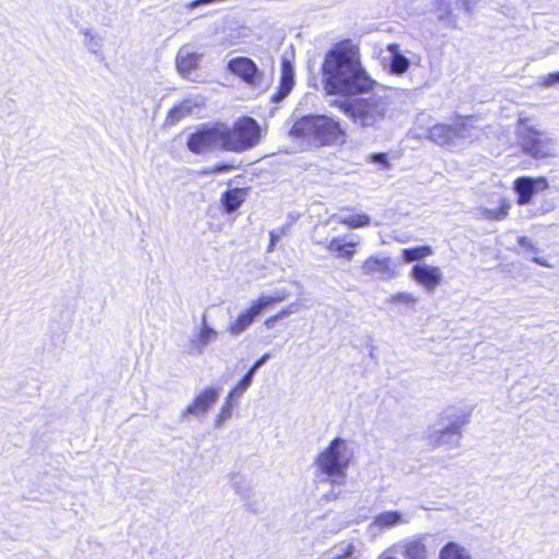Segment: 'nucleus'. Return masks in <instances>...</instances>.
I'll list each match as a JSON object with an SVG mask.
<instances>
[{"label":"nucleus","instance_id":"f257e3e1","mask_svg":"<svg viewBox=\"0 0 559 559\" xmlns=\"http://www.w3.org/2000/svg\"><path fill=\"white\" fill-rule=\"evenodd\" d=\"M323 85L328 94L355 95L367 92L373 81L359 60V49L352 40L335 44L322 64Z\"/></svg>","mask_w":559,"mask_h":559},{"label":"nucleus","instance_id":"f03ea898","mask_svg":"<svg viewBox=\"0 0 559 559\" xmlns=\"http://www.w3.org/2000/svg\"><path fill=\"white\" fill-rule=\"evenodd\" d=\"M316 146L343 145L347 134L338 121L328 116H306L297 120L289 131Z\"/></svg>","mask_w":559,"mask_h":559},{"label":"nucleus","instance_id":"7ed1b4c3","mask_svg":"<svg viewBox=\"0 0 559 559\" xmlns=\"http://www.w3.org/2000/svg\"><path fill=\"white\" fill-rule=\"evenodd\" d=\"M341 110L362 128H378L391 114V99L386 93H372L367 97L340 103Z\"/></svg>","mask_w":559,"mask_h":559},{"label":"nucleus","instance_id":"20e7f679","mask_svg":"<svg viewBox=\"0 0 559 559\" xmlns=\"http://www.w3.org/2000/svg\"><path fill=\"white\" fill-rule=\"evenodd\" d=\"M352 457L353 451L347 442L342 438L333 439L314 461L319 480L332 486H344Z\"/></svg>","mask_w":559,"mask_h":559},{"label":"nucleus","instance_id":"39448f33","mask_svg":"<svg viewBox=\"0 0 559 559\" xmlns=\"http://www.w3.org/2000/svg\"><path fill=\"white\" fill-rule=\"evenodd\" d=\"M469 423V414L462 408L448 407L437 424L429 428L428 439L435 447L453 449L460 445L462 430Z\"/></svg>","mask_w":559,"mask_h":559},{"label":"nucleus","instance_id":"423d86ee","mask_svg":"<svg viewBox=\"0 0 559 559\" xmlns=\"http://www.w3.org/2000/svg\"><path fill=\"white\" fill-rule=\"evenodd\" d=\"M519 144L534 159L557 155V140L548 132L535 128L527 117H520L516 126Z\"/></svg>","mask_w":559,"mask_h":559},{"label":"nucleus","instance_id":"0eeeda50","mask_svg":"<svg viewBox=\"0 0 559 559\" xmlns=\"http://www.w3.org/2000/svg\"><path fill=\"white\" fill-rule=\"evenodd\" d=\"M473 117H457L452 123H435L418 138H427L442 147H454L461 141H473L476 136L472 126Z\"/></svg>","mask_w":559,"mask_h":559},{"label":"nucleus","instance_id":"6e6552de","mask_svg":"<svg viewBox=\"0 0 559 559\" xmlns=\"http://www.w3.org/2000/svg\"><path fill=\"white\" fill-rule=\"evenodd\" d=\"M223 150L243 152L255 146L260 140V127L253 118L242 117L233 127L222 123Z\"/></svg>","mask_w":559,"mask_h":559},{"label":"nucleus","instance_id":"1a4fd4ad","mask_svg":"<svg viewBox=\"0 0 559 559\" xmlns=\"http://www.w3.org/2000/svg\"><path fill=\"white\" fill-rule=\"evenodd\" d=\"M289 292L286 288H278L274 290L272 295H261L258 299L251 302V306L241 311L237 318L229 324L227 331L238 336L242 334L260 316L264 310L272 307L274 304L284 301L288 296Z\"/></svg>","mask_w":559,"mask_h":559},{"label":"nucleus","instance_id":"9d476101","mask_svg":"<svg viewBox=\"0 0 559 559\" xmlns=\"http://www.w3.org/2000/svg\"><path fill=\"white\" fill-rule=\"evenodd\" d=\"M223 134L222 122L202 124L189 136L187 146L194 154H201L210 150H223Z\"/></svg>","mask_w":559,"mask_h":559},{"label":"nucleus","instance_id":"9b49d317","mask_svg":"<svg viewBox=\"0 0 559 559\" xmlns=\"http://www.w3.org/2000/svg\"><path fill=\"white\" fill-rule=\"evenodd\" d=\"M476 0H437L436 15L451 26H455L460 12L471 14Z\"/></svg>","mask_w":559,"mask_h":559},{"label":"nucleus","instance_id":"f8f14e48","mask_svg":"<svg viewBox=\"0 0 559 559\" xmlns=\"http://www.w3.org/2000/svg\"><path fill=\"white\" fill-rule=\"evenodd\" d=\"M219 391L207 388L200 392L180 414V420H188L191 417L203 418L209 409L217 402Z\"/></svg>","mask_w":559,"mask_h":559},{"label":"nucleus","instance_id":"ddd939ff","mask_svg":"<svg viewBox=\"0 0 559 559\" xmlns=\"http://www.w3.org/2000/svg\"><path fill=\"white\" fill-rule=\"evenodd\" d=\"M548 187V180L543 176L518 178L513 185V190L518 194V204H528L535 194L545 191Z\"/></svg>","mask_w":559,"mask_h":559},{"label":"nucleus","instance_id":"4468645a","mask_svg":"<svg viewBox=\"0 0 559 559\" xmlns=\"http://www.w3.org/2000/svg\"><path fill=\"white\" fill-rule=\"evenodd\" d=\"M227 68L249 85L257 86L261 82L262 73L257 64L247 57H236L229 60Z\"/></svg>","mask_w":559,"mask_h":559},{"label":"nucleus","instance_id":"2eb2a0df","mask_svg":"<svg viewBox=\"0 0 559 559\" xmlns=\"http://www.w3.org/2000/svg\"><path fill=\"white\" fill-rule=\"evenodd\" d=\"M411 276L429 293L435 292L442 281L441 270L438 266L426 263L415 264Z\"/></svg>","mask_w":559,"mask_h":559},{"label":"nucleus","instance_id":"dca6fc26","mask_svg":"<svg viewBox=\"0 0 559 559\" xmlns=\"http://www.w3.org/2000/svg\"><path fill=\"white\" fill-rule=\"evenodd\" d=\"M426 535H415L405 538L394 546L396 552L405 559H428L429 550L426 544Z\"/></svg>","mask_w":559,"mask_h":559},{"label":"nucleus","instance_id":"f3484780","mask_svg":"<svg viewBox=\"0 0 559 559\" xmlns=\"http://www.w3.org/2000/svg\"><path fill=\"white\" fill-rule=\"evenodd\" d=\"M359 245L358 236H337L332 238L325 248L335 253L336 258H342L350 261L356 253V247Z\"/></svg>","mask_w":559,"mask_h":559},{"label":"nucleus","instance_id":"a211bd4d","mask_svg":"<svg viewBox=\"0 0 559 559\" xmlns=\"http://www.w3.org/2000/svg\"><path fill=\"white\" fill-rule=\"evenodd\" d=\"M202 55L192 51L188 45L179 48L176 56V68L185 79H190L191 72L199 68Z\"/></svg>","mask_w":559,"mask_h":559},{"label":"nucleus","instance_id":"6ab92c4d","mask_svg":"<svg viewBox=\"0 0 559 559\" xmlns=\"http://www.w3.org/2000/svg\"><path fill=\"white\" fill-rule=\"evenodd\" d=\"M361 271L365 275L377 276L380 278H392L395 275L391 266V260L386 257L372 255L362 264Z\"/></svg>","mask_w":559,"mask_h":559},{"label":"nucleus","instance_id":"aec40b11","mask_svg":"<svg viewBox=\"0 0 559 559\" xmlns=\"http://www.w3.org/2000/svg\"><path fill=\"white\" fill-rule=\"evenodd\" d=\"M294 68L289 60L283 59L281 64V80L277 92L272 95L273 103L282 102L294 87Z\"/></svg>","mask_w":559,"mask_h":559},{"label":"nucleus","instance_id":"412c9836","mask_svg":"<svg viewBox=\"0 0 559 559\" xmlns=\"http://www.w3.org/2000/svg\"><path fill=\"white\" fill-rule=\"evenodd\" d=\"M204 106L203 100L200 97L195 98H186L179 105L173 107L166 118V123L176 124L182 118L192 115L197 109H200Z\"/></svg>","mask_w":559,"mask_h":559},{"label":"nucleus","instance_id":"4be33fe9","mask_svg":"<svg viewBox=\"0 0 559 559\" xmlns=\"http://www.w3.org/2000/svg\"><path fill=\"white\" fill-rule=\"evenodd\" d=\"M217 337V332L206 324L205 316H203L202 328L199 334L190 342V353L202 355L209 344Z\"/></svg>","mask_w":559,"mask_h":559},{"label":"nucleus","instance_id":"5701e85b","mask_svg":"<svg viewBox=\"0 0 559 559\" xmlns=\"http://www.w3.org/2000/svg\"><path fill=\"white\" fill-rule=\"evenodd\" d=\"M405 523H408V519L400 511H386L378 514L373 519L371 526L379 530H384L392 528Z\"/></svg>","mask_w":559,"mask_h":559},{"label":"nucleus","instance_id":"b1692460","mask_svg":"<svg viewBox=\"0 0 559 559\" xmlns=\"http://www.w3.org/2000/svg\"><path fill=\"white\" fill-rule=\"evenodd\" d=\"M386 50L391 53V72L397 75L405 73L408 70L411 62L407 57L401 53L400 46L394 43L389 44Z\"/></svg>","mask_w":559,"mask_h":559},{"label":"nucleus","instance_id":"393cba45","mask_svg":"<svg viewBox=\"0 0 559 559\" xmlns=\"http://www.w3.org/2000/svg\"><path fill=\"white\" fill-rule=\"evenodd\" d=\"M247 192L245 189H231L226 191L222 197V203L227 213L235 212L246 200Z\"/></svg>","mask_w":559,"mask_h":559},{"label":"nucleus","instance_id":"a878e982","mask_svg":"<svg viewBox=\"0 0 559 559\" xmlns=\"http://www.w3.org/2000/svg\"><path fill=\"white\" fill-rule=\"evenodd\" d=\"M469 551L455 542L447 543L439 552V559H471Z\"/></svg>","mask_w":559,"mask_h":559},{"label":"nucleus","instance_id":"bb28decb","mask_svg":"<svg viewBox=\"0 0 559 559\" xmlns=\"http://www.w3.org/2000/svg\"><path fill=\"white\" fill-rule=\"evenodd\" d=\"M80 33L84 37L82 43L88 52L97 55L102 51L103 38L98 34L90 28H82Z\"/></svg>","mask_w":559,"mask_h":559},{"label":"nucleus","instance_id":"cd10ccee","mask_svg":"<svg viewBox=\"0 0 559 559\" xmlns=\"http://www.w3.org/2000/svg\"><path fill=\"white\" fill-rule=\"evenodd\" d=\"M230 485L243 500H250L253 496L251 485L241 474H233L230 476Z\"/></svg>","mask_w":559,"mask_h":559},{"label":"nucleus","instance_id":"c85d7f7f","mask_svg":"<svg viewBox=\"0 0 559 559\" xmlns=\"http://www.w3.org/2000/svg\"><path fill=\"white\" fill-rule=\"evenodd\" d=\"M510 209V204L506 200H501L500 206L498 209L489 210V209H479L478 216L483 219L488 221H501L508 216V212Z\"/></svg>","mask_w":559,"mask_h":559},{"label":"nucleus","instance_id":"c756f323","mask_svg":"<svg viewBox=\"0 0 559 559\" xmlns=\"http://www.w3.org/2000/svg\"><path fill=\"white\" fill-rule=\"evenodd\" d=\"M432 249L429 246H420L415 248H405L402 251V257L405 262L419 261L424 258L431 255Z\"/></svg>","mask_w":559,"mask_h":559},{"label":"nucleus","instance_id":"7c9ffc66","mask_svg":"<svg viewBox=\"0 0 559 559\" xmlns=\"http://www.w3.org/2000/svg\"><path fill=\"white\" fill-rule=\"evenodd\" d=\"M340 224L346 225L350 228H358L368 226L370 224V217L366 214H354L349 216H337L333 215Z\"/></svg>","mask_w":559,"mask_h":559},{"label":"nucleus","instance_id":"2f4dec72","mask_svg":"<svg viewBox=\"0 0 559 559\" xmlns=\"http://www.w3.org/2000/svg\"><path fill=\"white\" fill-rule=\"evenodd\" d=\"M253 376L247 372L238 384L229 392L228 400L237 401L251 385Z\"/></svg>","mask_w":559,"mask_h":559},{"label":"nucleus","instance_id":"473e14b6","mask_svg":"<svg viewBox=\"0 0 559 559\" xmlns=\"http://www.w3.org/2000/svg\"><path fill=\"white\" fill-rule=\"evenodd\" d=\"M390 301L392 304H403L408 307H414L416 305V302L418 301V298L412 293L403 292V293L393 294L390 297Z\"/></svg>","mask_w":559,"mask_h":559},{"label":"nucleus","instance_id":"72a5a7b5","mask_svg":"<svg viewBox=\"0 0 559 559\" xmlns=\"http://www.w3.org/2000/svg\"><path fill=\"white\" fill-rule=\"evenodd\" d=\"M233 406H234V401L228 400V397H227L226 402L224 403V405L221 408L219 414L216 417L215 424H216L217 428H221L223 426V424L231 417Z\"/></svg>","mask_w":559,"mask_h":559},{"label":"nucleus","instance_id":"f704fd0d","mask_svg":"<svg viewBox=\"0 0 559 559\" xmlns=\"http://www.w3.org/2000/svg\"><path fill=\"white\" fill-rule=\"evenodd\" d=\"M289 227L290 225L286 224L282 227L272 229L270 231V238H272V242H278L282 239V237H284L288 233Z\"/></svg>","mask_w":559,"mask_h":559},{"label":"nucleus","instance_id":"c9c22d12","mask_svg":"<svg viewBox=\"0 0 559 559\" xmlns=\"http://www.w3.org/2000/svg\"><path fill=\"white\" fill-rule=\"evenodd\" d=\"M559 84V71L555 73H550L543 79L540 85L543 87H550L552 85Z\"/></svg>","mask_w":559,"mask_h":559},{"label":"nucleus","instance_id":"e433bc0d","mask_svg":"<svg viewBox=\"0 0 559 559\" xmlns=\"http://www.w3.org/2000/svg\"><path fill=\"white\" fill-rule=\"evenodd\" d=\"M270 358L271 355L269 353L264 354L252 365L248 372L254 377L258 369H260Z\"/></svg>","mask_w":559,"mask_h":559},{"label":"nucleus","instance_id":"4c0bfd02","mask_svg":"<svg viewBox=\"0 0 559 559\" xmlns=\"http://www.w3.org/2000/svg\"><path fill=\"white\" fill-rule=\"evenodd\" d=\"M298 310H299V304L293 302V304L288 305L286 308L282 309L278 312V317H281V319H284L293 313H296Z\"/></svg>","mask_w":559,"mask_h":559},{"label":"nucleus","instance_id":"58836bf2","mask_svg":"<svg viewBox=\"0 0 559 559\" xmlns=\"http://www.w3.org/2000/svg\"><path fill=\"white\" fill-rule=\"evenodd\" d=\"M371 162L383 165L384 168H390V163L385 153H377L371 156Z\"/></svg>","mask_w":559,"mask_h":559},{"label":"nucleus","instance_id":"ea45409f","mask_svg":"<svg viewBox=\"0 0 559 559\" xmlns=\"http://www.w3.org/2000/svg\"><path fill=\"white\" fill-rule=\"evenodd\" d=\"M518 242H519L523 248L530 249V250H531V251H533V252H537V251H538V249L536 248V246H534V245L532 243V241H531L527 237H525V236H520V237L518 238Z\"/></svg>","mask_w":559,"mask_h":559},{"label":"nucleus","instance_id":"a19ab883","mask_svg":"<svg viewBox=\"0 0 559 559\" xmlns=\"http://www.w3.org/2000/svg\"><path fill=\"white\" fill-rule=\"evenodd\" d=\"M281 320V317H278V313L267 318L265 321H264V325L267 328V329H272L275 323Z\"/></svg>","mask_w":559,"mask_h":559},{"label":"nucleus","instance_id":"79ce46f5","mask_svg":"<svg viewBox=\"0 0 559 559\" xmlns=\"http://www.w3.org/2000/svg\"><path fill=\"white\" fill-rule=\"evenodd\" d=\"M533 262H535L536 264H539L542 266H545V267H550L551 265L547 262V260H545L544 258H539V257H534L532 259Z\"/></svg>","mask_w":559,"mask_h":559},{"label":"nucleus","instance_id":"37998d69","mask_svg":"<svg viewBox=\"0 0 559 559\" xmlns=\"http://www.w3.org/2000/svg\"><path fill=\"white\" fill-rule=\"evenodd\" d=\"M230 167L228 165H221V166H216L214 169H213V173H224V171H227Z\"/></svg>","mask_w":559,"mask_h":559},{"label":"nucleus","instance_id":"c03bdc74","mask_svg":"<svg viewBox=\"0 0 559 559\" xmlns=\"http://www.w3.org/2000/svg\"><path fill=\"white\" fill-rule=\"evenodd\" d=\"M338 493H335V492H330V493H326L324 497L326 500H331V499H335L337 497Z\"/></svg>","mask_w":559,"mask_h":559},{"label":"nucleus","instance_id":"a18cd8bd","mask_svg":"<svg viewBox=\"0 0 559 559\" xmlns=\"http://www.w3.org/2000/svg\"><path fill=\"white\" fill-rule=\"evenodd\" d=\"M276 243H277V242H272V238H270V245H269V247H267V251H269V252L274 251V248H275V245H276Z\"/></svg>","mask_w":559,"mask_h":559},{"label":"nucleus","instance_id":"49530a36","mask_svg":"<svg viewBox=\"0 0 559 559\" xmlns=\"http://www.w3.org/2000/svg\"><path fill=\"white\" fill-rule=\"evenodd\" d=\"M424 118H425V115H421V117L418 118V121L424 120Z\"/></svg>","mask_w":559,"mask_h":559}]
</instances>
